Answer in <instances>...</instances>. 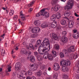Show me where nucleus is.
Masks as SVG:
<instances>
[{
    "label": "nucleus",
    "instance_id": "4d7b16f0",
    "mask_svg": "<svg viewBox=\"0 0 79 79\" xmlns=\"http://www.w3.org/2000/svg\"><path fill=\"white\" fill-rule=\"evenodd\" d=\"M39 45V44H38L37 43H36V44L35 45V46L36 48H37V47Z\"/></svg>",
    "mask_w": 79,
    "mask_h": 79
},
{
    "label": "nucleus",
    "instance_id": "ea45409f",
    "mask_svg": "<svg viewBox=\"0 0 79 79\" xmlns=\"http://www.w3.org/2000/svg\"><path fill=\"white\" fill-rule=\"evenodd\" d=\"M1 52L2 55V56H4V55H5V53L4 50H3V49H2Z\"/></svg>",
    "mask_w": 79,
    "mask_h": 79
},
{
    "label": "nucleus",
    "instance_id": "6e6d98bb",
    "mask_svg": "<svg viewBox=\"0 0 79 79\" xmlns=\"http://www.w3.org/2000/svg\"><path fill=\"white\" fill-rule=\"evenodd\" d=\"M73 34H77V30H73Z\"/></svg>",
    "mask_w": 79,
    "mask_h": 79
},
{
    "label": "nucleus",
    "instance_id": "603ef678",
    "mask_svg": "<svg viewBox=\"0 0 79 79\" xmlns=\"http://www.w3.org/2000/svg\"><path fill=\"white\" fill-rule=\"evenodd\" d=\"M78 56L76 54L75 55H74L73 56V58L74 59H76L77 58H78Z\"/></svg>",
    "mask_w": 79,
    "mask_h": 79
},
{
    "label": "nucleus",
    "instance_id": "09e8293b",
    "mask_svg": "<svg viewBox=\"0 0 79 79\" xmlns=\"http://www.w3.org/2000/svg\"><path fill=\"white\" fill-rule=\"evenodd\" d=\"M60 57H61V58L64 57V55L63 53L62 52H61L60 53Z\"/></svg>",
    "mask_w": 79,
    "mask_h": 79
},
{
    "label": "nucleus",
    "instance_id": "680f3d73",
    "mask_svg": "<svg viewBox=\"0 0 79 79\" xmlns=\"http://www.w3.org/2000/svg\"><path fill=\"white\" fill-rule=\"evenodd\" d=\"M19 33H23V30H20L19 31Z\"/></svg>",
    "mask_w": 79,
    "mask_h": 79
},
{
    "label": "nucleus",
    "instance_id": "7c9ffc66",
    "mask_svg": "<svg viewBox=\"0 0 79 79\" xmlns=\"http://www.w3.org/2000/svg\"><path fill=\"white\" fill-rule=\"evenodd\" d=\"M56 15V18H57L58 19H60L61 18V14H60V13H58L57 14V15Z\"/></svg>",
    "mask_w": 79,
    "mask_h": 79
},
{
    "label": "nucleus",
    "instance_id": "aec40b11",
    "mask_svg": "<svg viewBox=\"0 0 79 79\" xmlns=\"http://www.w3.org/2000/svg\"><path fill=\"white\" fill-rule=\"evenodd\" d=\"M61 71H63V72H67L68 71V68H66L65 66H63L62 67L61 69Z\"/></svg>",
    "mask_w": 79,
    "mask_h": 79
},
{
    "label": "nucleus",
    "instance_id": "423d86ee",
    "mask_svg": "<svg viewBox=\"0 0 79 79\" xmlns=\"http://www.w3.org/2000/svg\"><path fill=\"white\" fill-rule=\"evenodd\" d=\"M63 64L64 65H66V66H70L71 64V63L70 62L69 60H68V61H64L62 62H60V64Z\"/></svg>",
    "mask_w": 79,
    "mask_h": 79
},
{
    "label": "nucleus",
    "instance_id": "3c124183",
    "mask_svg": "<svg viewBox=\"0 0 79 79\" xmlns=\"http://www.w3.org/2000/svg\"><path fill=\"white\" fill-rule=\"evenodd\" d=\"M13 19L14 20H16V19H18V16L17 15L14 16V17Z\"/></svg>",
    "mask_w": 79,
    "mask_h": 79
},
{
    "label": "nucleus",
    "instance_id": "79ce46f5",
    "mask_svg": "<svg viewBox=\"0 0 79 79\" xmlns=\"http://www.w3.org/2000/svg\"><path fill=\"white\" fill-rule=\"evenodd\" d=\"M52 2L54 4H56L58 2V0H52Z\"/></svg>",
    "mask_w": 79,
    "mask_h": 79
},
{
    "label": "nucleus",
    "instance_id": "e433bc0d",
    "mask_svg": "<svg viewBox=\"0 0 79 79\" xmlns=\"http://www.w3.org/2000/svg\"><path fill=\"white\" fill-rule=\"evenodd\" d=\"M37 75L38 77H40L42 75V72L41 71H39L37 72Z\"/></svg>",
    "mask_w": 79,
    "mask_h": 79
},
{
    "label": "nucleus",
    "instance_id": "f257e3e1",
    "mask_svg": "<svg viewBox=\"0 0 79 79\" xmlns=\"http://www.w3.org/2000/svg\"><path fill=\"white\" fill-rule=\"evenodd\" d=\"M40 46L39 47L38 51L41 55H44L46 52H48L50 49V42L48 39L45 38Z\"/></svg>",
    "mask_w": 79,
    "mask_h": 79
},
{
    "label": "nucleus",
    "instance_id": "8fccbe9b",
    "mask_svg": "<svg viewBox=\"0 0 79 79\" xmlns=\"http://www.w3.org/2000/svg\"><path fill=\"white\" fill-rule=\"evenodd\" d=\"M31 53V52L28 51L26 52V54H28V55H30Z\"/></svg>",
    "mask_w": 79,
    "mask_h": 79
},
{
    "label": "nucleus",
    "instance_id": "4c0bfd02",
    "mask_svg": "<svg viewBox=\"0 0 79 79\" xmlns=\"http://www.w3.org/2000/svg\"><path fill=\"white\" fill-rule=\"evenodd\" d=\"M20 53L21 55H24L26 54V51H20Z\"/></svg>",
    "mask_w": 79,
    "mask_h": 79
},
{
    "label": "nucleus",
    "instance_id": "58836bf2",
    "mask_svg": "<svg viewBox=\"0 0 79 79\" xmlns=\"http://www.w3.org/2000/svg\"><path fill=\"white\" fill-rule=\"evenodd\" d=\"M58 76V74L57 73H56L53 75V79L55 78V79L57 78V77Z\"/></svg>",
    "mask_w": 79,
    "mask_h": 79
},
{
    "label": "nucleus",
    "instance_id": "1a4fd4ad",
    "mask_svg": "<svg viewBox=\"0 0 79 79\" xmlns=\"http://www.w3.org/2000/svg\"><path fill=\"white\" fill-rule=\"evenodd\" d=\"M68 52L70 53L71 52H73L75 51V49H74V46H70L69 48L68 49Z\"/></svg>",
    "mask_w": 79,
    "mask_h": 79
},
{
    "label": "nucleus",
    "instance_id": "f8f14e48",
    "mask_svg": "<svg viewBox=\"0 0 79 79\" xmlns=\"http://www.w3.org/2000/svg\"><path fill=\"white\" fill-rule=\"evenodd\" d=\"M56 24H57L56 22H54L50 23V26L52 28H55L56 26Z\"/></svg>",
    "mask_w": 79,
    "mask_h": 79
},
{
    "label": "nucleus",
    "instance_id": "9b49d317",
    "mask_svg": "<svg viewBox=\"0 0 79 79\" xmlns=\"http://www.w3.org/2000/svg\"><path fill=\"white\" fill-rule=\"evenodd\" d=\"M20 17L21 18V21H24L26 20V18L24 16V15L23 14V11H21L20 13Z\"/></svg>",
    "mask_w": 79,
    "mask_h": 79
},
{
    "label": "nucleus",
    "instance_id": "2f4dec72",
    "mask_svg": "<svg viewBox=\"0 0 79 79\" xmlns=\"http://www.w3.org/2000/svg\"><path fill=\"white\" fill-rule=\"evenodd\" d=\"M29 47L31 48V49L32 50H35V48H34V46H33V44H29Z\"/></svg>",
    "mask_w": 79,
    "mask_h": 79
},
{
    "label": "nucleus",
    "instance_id": "13d9d810",
    "mask_svg": "<svg viewBox=\"0 0 79 79\" xmlns=\"http://www.w3.org/2000/svg\"><path fill=\"white\" fill-rule=\"evenodd\" d=\"M5 35V34H3L1 36V37H3V39L4 38V36Z\"/></svg>",
    "mask_w": 79,
    "mask_h": 79
},
{
    "label": "nucleus",
    "instance_id": "c03bdc74",
    "mask_svg": "<svg viewBox=\"0 0 79 79\" xmlns=\"http://www.w3.org/2000/svg\"><path fill=\"white\" fill-rule=\"evenodd\" d=\"M40 15H41V13L40 12L35 15V16L36 17H39L40 16Z\"/></svg>",
    "mask_w": 79,
    "mask_h": 79
},
{
    "label": "nucleus",
    "instance_id": "dca6fc26",
    "mask_svg": "<svg viewBox=\"0 0 79 79\" xmlns=\"http://www.w3.org/2000/svg\"><path fill=\"white\" fill-rule=\"evenodd\" d=\"M42 16H43L45 18H48L49 17V13L47 12H44V14Z\"/></svg>",
    "mask_w": 79,
    "mask_h": 79
},
{
    "label": "nucleus",
    "instance_id": "0e129e2a",
    "mask_svg": "<svg viewBox=\"0 0 79 79\" xmlns=\"http://www.w3.org/2000/svg\"><path fill=\"white\" fill-rule=\"evenodd\" d=\"M2 70H3V69H2V68H0V72H2Z\"/></svg>",
    "mask_w": 79,
    "mask_h": 79
},
{
    "label": "nucleus",
    "instance_id": "774afa93",
    "mask_svg": "<svg viewBox=\"0 0 79 79\" xmlns=\"http://www.w3.org/2000/svg\"><path fill=\"white\" fill-rule=\"evenodd\" d=\"M12 56L13 58H16V56H15L13 55Z\"/></svg>",
    "mask_w": 79,
    "mask_h": 79
},
{
    "label": "nucleus",
    "instance_id": "c756f323",
    "mask_svg": "<svg viewBox=\"0 0 79 79\" xmlns=\"http://www.w3.org/2000/svg\"><path fill=\"white\" fill-rule=\"evenodd\" d=\"M46 68V66L45 65H42L40 67V69L41 70H44Z\"/></svg>",
    "mask_w": 79,
    "mask_h": 79
},
{
    "label": "nucleus",
    "instance_id": "20e7f679",
    "mask_svg": "<svg viewBox=\"0 0 79 79\" xmlns=\"http://www.w3.org/2000/svg\"><path fill=\"white\" fill-rule=\"evenodd\" d=\"M44 58L45 59L48 58L49 60H53L52 55L51 54H49L48 53L45 54L44 56Z\"/></svg>",
    "mask_w": 79,
    "mask_h": 79
},
{
    "label": "nucleus",
    "instance_id": "4468645a",
    "mask_svg": "<svg viewBox=\"0 0 79 79\" xmlns=\"http://www.w3.org/2000/svg\"><path fill=\"white\" fill-rule=\"evenodd\" d=\"M71 15V11L69 10L66 11L64 14V15L66 17H68Z\"/></svg>",
    "mask_w": 79,
    "mask_h": 79
},
{
    "label": "nucleus",
    "instance_id": "a211bd4d",
    "mask_svg": "<svg viewBox=\"0 0 79 79\" xmlns=\"http://www.w3.org/2000/svg\"><path fill=\"white\" fill-rule=\"evenodd\" d=\"M79 37V34L78 32H77V33H73V37L74 39H78Z\"/></svg>",
    "mask_w": 79,
    "mask_h": 79
},
{
    "label": "nucleus",
    "instance_id": "412c9836",
    "mask_svg": "<svg viewBox=\"0 0 79 79\" xmlns=\"http://www.w3.org/2000/svg\"><path fill=\"white\" fill-rule=\"evenodd\" d=\"M52 36L54 40H57L58 39V36H57L56 34L55 33H52Z\"/></svg>",
    "mask_w": 79,
    "mask_h": 79
},
{
    "label": "nucleus",
    "instance_id": "39448f33",
    "mask_svg": "<svg viewBox=\"0 0 79 79\" xmlns=\"http://www.w3.org/2000/svg\"><path fill=\"white\" fill-rule=\"evenodd\" d=\"M40 29L39 27H35L32 29V32L33 33H39L40 32Z\"/></svg>",
    "mask_w": 79,
    "mask_h": 79
},
{
    "label": "nucleus",
    "instance_id": "c9c22d12",
    "mask_svg": "<svg viewBox=\"0 0 79 79\" xmlns=\"http://www.w3.org/2000/svg\"><path fill=\"white\" fill-rule=\"evenodd\" d=\"M34 1H33L30 2V4H28V7H31L33 5H34Z\"/></svg>",
    "mask_w": 79,
    "mask_h": 79
},
{
    "label": "nucleus",
    "instance_id": "2eb2a0df",
    "mask_svg": "<svg viewBox=\"0 0 79 79\" xmlns=\"http://www.w3.org/2000/svg\"><path fill=\"white\" fill-rule=\"evenodd\" d=\"M56 19V15H53L51 17L50 19L52 21H55Z\"/></svg>",
    "mask_w": 79,
    "mask_h": 79
},
{
    "label": "nucleus",
    "instance_id": "72a5a7b5",
    "mask_svg": "<svg viewBox=\"0 0 79 79\" xmlns=\"http://www.w3.org/2000/svg\"><path fill=\"white\" fill-rule=\"evenodd\" d=\"M10 12L9 13L10 16H12L14 14V10H10Z\"/></svg>",
    "mask_w": 79,
    "mask_h": 79
},
{
    "label": "nucleus",
    "instance_id": "de8ad7c7",
    "mask_svg": "<svg viewBox=\"0 0 79 79\" xmlns=\"http://www.w3.org/2000/svg\"><path fill=\"white\" fill-rule=\"evenodd\" d=\"M34 55L36 57H37L39 55V53L37 52H34Z\"/></svg>",
    "mask_w": 79,
    "mask_h": 79
},
{
    "label": "nucleus",
    "instance_id": "c85d7f7f",
    "mask_svg": "<svg viewBox=\"0 0 79 79\" xmlns=\"http://www.w3.org/2000/svg\"><path fill=\"white\" fill-rule=\"evenodd\" d=\"M37 58L38 61H42V57L39 55L37 56Z\"/></svg>",
    "mask_w": 79,
    "mask_h": 79
},
{
    "label": "nucleus",
    "instance_id": "bb28decb",
    "mask_svg": "<svg viewBox=\"0 0 79 79\" xmlns=\"http://www.w3.org/2000/svg\"><path fill=\"white\" fill-rule=\"evenodd\" d=\"M7 69L8 70L7 72H11V66L10 65H8L7 66Z\"/></svg>",
    "mask_w": 79,
    "mask_h": 79
},
{
    "label": "nucleus",
    "instance_id": "473e14b6",
    "mask_svg": "<svg viewBox=\"0 0 79 79\" xmlns=\"http://www.w3.org/2000/svg\"><path fill=\"white\" fill-rule=\"evenodd\" d=\"M60 47V46L59 45L56 44L54 45V48L55 49H56V50H58L59 49V48Z\"/></svg>",
    "mask_w": 79,
    "mask_h": 79
},
{
    "label": "nucleus",
    "instance_id": "864d4df0",
    "mask_svg": "<svg viewBox=\"0 0 79 79\" xmlns=\"http://www.w3.org/2000/svg\"><path fill=\"white\" fill-rule=\"evenodd\" d=\"M32 10H33V8H30V9H29L28 11H29L30 12H31V11H32Z\"/></svg>",
    "mask_w": 79,
    "mask_h": 79
},
{
    "label": "nucleus",
    "instance_id": "5701e85b",
    "mask_svg": "<svg viewBox=\"0 0 79 79\" xmlns=\"http://www.w3.org/2000/svg\"><path fill=\"white\" fill-rule=\"evenodd\" d=\"M60 24L61 25H65L66 24V21L65 20H61L60 22Z\"/></svg>",
    "mask_w": 79,
    "mask_h": 79
},
{
    "label": "nucleus",
    "instance_id": "4be33fe9",
    "mask_svg": "<svg viewBox=\"0 0 79 79\" xmlns=\"http://www.w3.org/2000/svg\"><path fill=\"white\" fill-rule=\"evenodd\" d=\"M60 8V6L58 5H56L54 9V10L55 11H58Z\"/></svg>",
    "mask_w": 79,
    "mask_h": 79
},
{
    "label": "nucleus",
    "instance_id": "393cba45",
    "mask_svg": "<svg viewBox=\"0 0 79 79\" xmlns=\"http://www.w3.org/2000/svg\"><path fill=\"white\" fill-rule=\"evenodd\" d=\"M46 9L44 8L40 10V13H41V16H43V15L44 14V12L45 11Z\"/></svg>",
    "mask_w": 79,
    "mask_h": 79
},
{
    "label": "nucleus",
    "instance_id": "a18cd8bd",
    "mask_svg": "<svg viewBox=\"0 0 79 79\" xmlns=\"http://www.w3.org/2000/svg\"><path fill=\"white\" fill-rule=\"evenodd\" d=\"M67 34V32H66V31H64L62 32V34L63 35H66Z\"/></svg>",
    "mask_w": 79,
    "mask_h": 79
},
{
    "label": "nucleus",
    "instance_id": "b1692460",
    "mask_svg": "<svg viewBox=\"0 0 79 79\" xmlns=\"http://www.w3.org/2000/svg\"><path fill=\"white\" fill-rule=\"evenodd\" d=\"M30 60L32 62H34L35 61V57L34 56H30Z\"/></svg>",
    "mask_w": 79,
    "mask_h": 79
},
{
    "label": "nucleus",
    "instance_id": "7ed1b4c3",
    "mask_svg": "<svg viewBox=\"0 0 79 79\" xmlns=\"http://www.w3.org/2000/svg\"><path fill=\"white\" fill-rule=\"evenodd\" d=\"M29 68L30 70L32 71H36L37 69L38 66L37 65H34V64H33L30 65Z\"/></svg>",
    "mask_w": 79,
    "mask_h": 79
},
{
    "label": "nucleus",
    "instance_id": "052dcab7",
    "mask_svg": "<svg viewBox=\"0 0 79 79\" xmlns=\"http://www.w3.org/2000/svg\"><path fill=\"white\" fill-rule=\"evenodd\" d=\"M31 79H37L36 77H31Z\"/></svg>",
    "mask_w": 79,
    "mask_h": 79
},
{
    "label": "nucleus",
    "instance_id": "ddd939ff",
    "mask_svg": "<svg viewBox=\"0 0 79 79\" xmlns=\"http://www.w3.org/2000/svg\"><path fill=\"white\" fill-rule=\"evenodd\" d=\"M21 64L20 63H17L15 64V68L16 69H17V70H19V69L21 68Z\"/></svg>",
    "mask_w": 79,
    "mask_h": 79
},
{
    "label": "nucleus",
    "instance_id": "338daca9",
    "mask_svg": "<svg viewBox=\"0 0 79 79\" xmlns=\"http://www.w3.org/2000/svg\"><path fill=\"white\" fill-rule=\"evenodd\" d=\"M48 70L49 71H50V70H51V68H50V67H49V68H48Z\"/></svg>",
    "mask_w": 79,
    "mask_h": 79
},
{
    "label": "nucleus",
    "instance_id": "0eeeda50",
    "mask_svg": "<svg viewBox=\"0 0 79 79\" xmlns=\"http://www.w3.org/2000/svg\"><path fill=\"white\" fill-rule=\"evenodd\" d=\"M53 69L55 71H58L60 69V65L59 64L57 63H55L53 65Z\"/></svg>",
    "mask_w": 79,
    "mask_h": 79
},
{
    "label": "nucleus",
    "instance_id": "f3484780",
    "mask_svg": "<svg viewBox=\"0 0 79 79\" xmlns=\"http://www.w3.org/2000/svg\"><path fill=\"white\" fill-rule=\"evenodd\" d=\"M62 42L63 43H65L68 42V38L65 36H63L62 37Z\"/></svg>",
    "mask_w": 79,
    "mask_h": 79
},
{
    "label": "nucleus",
    "instance_id": "6e6552de",
    "mask_svg": "<svg viewBox=\"0 0 79 79\" xmlns=\"http://www.w3.org/2000/svg\"><path fill=\"white\" fill-rule=\"evenodd\" d=\"M67 19L68 22L69 21V28H72L73 26L74 23L72 21H69V19L68 18H67Z\"/></svg>",
    "mask_w": 79,
    "mask_h": 79
},
{
    "label": "nucleus",
    "instance_id": "49530a36",
    "mask_svg": "<svg viewBox=\"0 0 79 79\" xmlns=\"http://www.w3.org/2000/svg\"><path fill=\"white\" fill-rule=\"evenodd\" d=\"M62 53L64 54V53L65 54L67 53V50L66 49H63L62 51Z\"/></svg>",
    "mask_w": 79,
    "mask_h": 79
},
{
    "label": "nucleus",
    "instance_id": "bf43d9fd",
    "mask_svg": "<svg viewBox=\"0 0 79 79\" xmlns=\"http://www.w3.org/2000/svg\"><path fill=\"white\" fill-rule=\"evenodd\" d=\"M26 79H32V78H31V77H27Z\"/></svg>",
    "mask_w": 79,
    "mask_h": 79
},
{
    "label": "nucleus",
    "instance_id": "6ab92c4d",
    "mask_svg": "<svg viewBox=\"0 0 79 79\" xmlns=\"http://www.w3.org/2000/svg\"><path fill=\"white\" fill-rule=\"evenodd\" d=\"M35 26H39L40 24V21L39 20H35L34 22Z\"/></svg>",
    "mask_w": 79,
    "mask_h": 79
},
{
    "label": "nucleus",
    "instance_id": "f704fd0d",
    "mask_svg": "<svg viewBox=\"0 0 79 79\" xmlns=\"http://www.w3.org/2000/svg\"><path fill=\"white\" fill-rule=\"evenodd\" d=\"M52 53L54 57H56V52L55 51H52Z\"/></svg>",
    "mask_w": 79,
    "mask_h": 79
},
{
    "label": "nucleus",
    "instance_id": "a19ab883",
    "mask_svg": "<svg viewBox=\"0 0 79 79\" xmlns=\"http://www.w3.org/2000/svg\"><path fill=\"white\" fill-rule=\"evenodd\" d=\"M36 44H37L38 45H40V44H41V40H38L37 41Z\"/></svg>",
    "mask_w": 79,
    "mask_h": 79
},
{
    "label": "nucleus",
    "instance_id": "a878e982",
    "mask_svg": "<svg viewBox=\"0 0 79 79\" xmlns=\"http://www.w3.org/2000/svg\"><path fill=\"white\" fill-rule=\"evenodd\" d=\"M20 74L22 75V77H23V75H24V74L25 76H27V72L24 70H23L21 72Z\"/></svg>",
    "mask_w": 79,
    "mask_h": 79
},
{
    "label": "nucleus",
    "instance_id": "69168bd1",
    "mask_svg": "<svg viewBox=\"0 0 79 79\" xmlns=\"http://www.w3.org/2000/svg\"><path fill=\"white\" fill-rule=\"evenodd\" d=\"M45 9H46V10H47L48 11V10H50V8H45Z\"/></svg>",
    "mask_w": 79,
    "mask_h": 79
},
{
    "label": "nucleus",
    "instance_id": "5fc2aeb1",
    "mask_svg": "<svg viewBox=\"0 0 79 79\" xmlns=\"http://www.w3.org/2000/svg\"><path fill=\"white\" fill-rule=\"evenodd\" d=\"M74 15L75 16H76V17H79V15H77L76 13H75Z\"/></svg>",
    "mask_w": 79,
    "mask_h": 79
},
{
    "label": "nucleus",
    "instance_id": "37998d69",
    "mask_svg": "<svg viewBox=\"0 0 79 79\" xmlns=\"http://www.w3.org/2000/svg\"><path fill=\"white\" fill-rule=\"evenodd\" d=\"M32 70H30L28 71V73L29 75H32Z\"/></svg>",
    "mask_w": 79,
    "mask_h": 79
},
{
    "label": "nucleus",
    "instance_id": "9d476101",
    "mask_svg": "<svg viewBox=\"0 0 79 79\" xmlns=\"http://www.w3.org/2000/svg\"><path fill=\"white\" fill-rule=\"evenodd\" d=\"M41 26L43 28H46V27H50L47 23L46 22L43 23L41 25Z\"/></svg>",
    "mask_w": 79,
    "mask_h": 79
},
{
    "label": "nucleus",
    "instance_id": "cd10ccee",
    "mask_svg": "<svg viewBox=\"0 0 79 79\" xmlns=\"http://www.w3.org/2000/svg\"><path fill=\"white\" fill-rule=\"evenodd\" d=\"M17 76L18 77H19V79H25V78H26V77H23L21 75V74H20L19 75V74H17Z\"/></svg>",
    "mask_w": 79,
    "mask_h": 79
},
{
    "label": "nucleus",
    "instance_id": "f03ea898",
    "mask_svg": "<svg viewBox=\"0 0 79 79\" xmlns=\"http://www.w3.org/2000/svg\"><path fill=\"white\" fill-rule=\"evenodd\" d=\"M67 3L68 5H67L65 7V10H71L72 8V6L74 5V0H69Z\"/></svg>",
    "mask_w": 79,
    "mask_h": 79
},
{
    "label": "nucleus",
    "instance_id": "e2e57ef3",
    "mask_svg": "<svg viewBox=\"0 0 79 79\" xmlns=\"http://www.w3.org/2000/svg\"><path fill=\"white\" fill-rule=\"evenodd\" d=\"M27 59L28 60H30V56H27Z\"/></svg>",
    "mask_w": 79,
    "mask_h": 79
}]
</instances>
